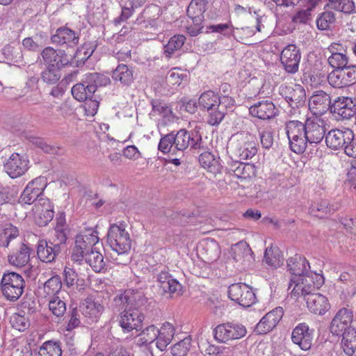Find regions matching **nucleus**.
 <instances>
[{
  "mask_svg": "<svg viewBox=\"0 0 356 356\" xmlns=\"http://www.w3.org/2000/svg\"><path fill=\"white\" fill-rule=\"evenodd\" d=\"M107 243L115 254L122 257L118 259L115 257L114 254H111L116 264L127 265L130 262L128 254L131 248V240L124 224L120 222L110 225L107 234Z\"/></svg>",
  "mask_w": 356,
  "mask_h": 356,
  "instance_id": "1",
  "label": "nucleus"
},
{
  "mask_svg": "<svg viewBox=\"0 0 356 356\" xmlns=\"http://www.w3.org/2000/svg\"><path fill=\"white\" fill-rule=\"evenodd\" d=\"M111 83L110 78L97 72L86 74L81 81L71 89L73 97L80 102L91 99L98 87L106 86Z\"/></svg>",
  "mask_w": 356,
  "mask_h": 356,
  "instance_id": "2",
  "label": "nucleus"
},
{
  "mask_svg": "<svg viewBox=\"0 0 356 356\" xmlns=\"http://www.w3.org/2000/svg\"><path fill=\"white\" fill-rule=\"evenodd\" d=\"M303 275L298 277H291L288 289L289 290L293 284H295L291 291V294L298 296L300 293L304 297L308 296L309 294L314 293V291L324 282V277L320 274L316 273L305 272Z\"/></svg>",
  "mask_w": 356,
  "mask_h": 356,
  "instance_id": "3",
  "label": "nucleus"
},
{
  "mask_svg": "<svg viewBox=\"0 0 356 356\" xmlns=\"http://www.w3.org/2000/svg\"><path fill=\"white\" fill-rule=\"evenodd\" d=\"M98 232L92 229H87L76 236L72 248L71 259L80 262L93 250V246L99 241Z\"/></svg>",
  "mask_w": 356,
  "mask_h": 356,
  "instance_id": "4",
  "label": "nucleus"
},
{
  "mask_svg": "<svg viewBox=\"0 0 356 356\" xmlns=\"http://www.w3.org/2000/svg\"><path fill=\"white\" fill-rule=\"evenodd\" d=\"M285 130L291 151L296 154L303 153L307 148V123L290 120L286 123Z\"/></svg>",
  "mask_w": 356,
  "mask_h": 356,
  "instance_id": "5",
  "label": "nucleus"
},
{
  "mask_svg": "<svg viewBox=\"0 0 356 356\" xmlns=\"http://www.w3.org/2000/svg\"><path fill=\"white\" fill-rule=\"evenodd\" d=\"M25 281L22 276L15 272L4 273L1 280V288L7 300H17L24 292Z\"/></svg>",
  "mask_w": 356,
  "mask_h": 356,
  "instance_id": "6",
  "label": "nucleus"
},
{
  "mask_svg": "<svg viewBox=\"0 0 356 356\" xmlns=\"http://www.w3.org/2000/svg\"><path fill=\"white\" fill-rule=\"evenodd\" d=\"M230 145L235 156L241 160L252 159L257 152V143L249 133L236 134Z\"/></svg>",
  "mask_w": 356,
  "mask_h": 356,
  "instance_id": "7",
  "label": "nucleus"
},
{
  "mask_svg": "<svg viewBox=\"0 0 356 356\" xmlns=\"http://www.w3.org/2000/svg\"><path fill=\"white\" fill-rule=\"evenodd\" d=\"M147 299L140 291H125L124 293H121L115 296L113 299V311L119 312L122 309L130 310H143V307L145 305Z\"/></svg>",
  "mask_w": 356,
  "mask_h": 356,
  "instance_id": "8",
  "label": "nucleus"
},
{
  "mask_svg": "<svg viewBox=\"0 0 356 356\" xmlns=\"http://www.w3.org/2000/svg\"><path fill=\"white\" fill-rule=\"evenodd\" d=\"M246 327L239 323L227 322L219 324L213 330L214 339L219 343H227L229 341L244 337Z\"/></svg>",
  "mask_w": 356,
  "mask_h": 356,
  "instance_id": "9",
  "label": "nucleus"
},
{
  "mask_svg": "<svg viewBox=\"0 0 356 356\" xmlns=\"http://www.w3.org/2000/svg\"><path fill=\"white\" fill-rule=\"evenodd\" d=\"M174 137L176 138L173 149V154L175 155H183L184 151L188 147L193 149L202 148V136L197 133L181 129L176 134L174 133Z\"/></svg>",
  "mask_w": 356,
  "mask_h": 356,
  "instance_id": "10",
  "label": "nucleus"
},
{
  "mask_svg": "<svg viewBox=\"0 0 356 356\" xmlns=\"http://www.w3.org/2000/svg\"><path fill=\"white\" fill-rule=\"evenodd\" d=\"M229 298L243 307H249L257 300L253 289L244 283H234L228 288Z\"/></svg>",
  "mask_w": 356,
  "mask_h": 356,
  "instance_id": "11",
  "label": "nucleus"
},
{
  "mask_svg": "<svg viewBox=\"0 0 356 356\" xmlns=\"http://www.w3.org/2000/svg\"><path fill=\"white\" fill-rule=\"evenodd\" d=\"M119 324L123 332H129L133 330L137 331L143 328V322L145 319L142 311L122 309L119 312Z\"/></svg>",
  "mask_w": 356,
  "mask_h": 356,
  "instance_id": "12",
  "label": "nucleus"
},
{
  "mask_svg": "<svg viewBox=\"0 0 356 356\" xmlns=\"http://www.w3.org/2000/svg\"><path fill=\"white\" fill-rule=\"evenodd\" d=\"M353 321V312L348 308L340 309L332 318L330 331L333 335L341 336L348 331Z\"/></svg>",
  "mask_w": 356,
  "mask_h": 356,
  "instance_id": "13",
  "label": "nucleus"
},
{
  "mask_svg": "<svg viewBox=\"0 0 356 356\" xmlns=\"http://www.w3.org/2000/svg\"><path fill=\"white\" fill-rule=\"evenodd\" d=\"M79 311L87 323L91 324L99 321L104 311V307L93 296H90L81 302Z\"/></svg>",
  "mask_w": 356,
  "mask_h": 356,
  "instance_id": "14",
  "label": "nucleus"
},
{
  "mask_svg": "<svg viewBox=\"0 0 356 356\" xmlns=\"http://www.w3.org/2000/svg\"><path fill=\"white\" fill-rule=\"evenodd\" d=\"M331 113L340 120H349L356 114V103L351 97L341 96L332 102Z\"/></svg>",
  "mask_w": 356,
  "mask_h": 356,
  "instance_id": "15",
  "label": "nucleus"
},
{
  "mask_svg": "<svg viewBox=\"0 0 356 356\" xmlns=\"http://www.w3.org/2000/svg\"><path fill=\"white\" fill-rule=\"evenodd\" d=\"M353 140V131L350 129L345 128L343 130L332 129L325 136L327 146L332 149L341 148L346 150V147L350 145Z\"/></svg>",
  "mask_w": 356,
  "mask_h": 356,
  "instance_id": "16",
  "label": "nucleus"
},
{
  "mask_svg": "<svg viewBox=\"0 0 356 356\" xmlns=\"http://www.w3.org/2000/svg\"><path fill=\"white\" fill-rule=\"evenodd\" d=\"M32 211L34 215V221L39 227L47 225L54 218V212L48 198L38 199L33 205Z\"/></svg>",
  "mask_w": 356,
  "mask_h": 356,
  "instance_id": "17",
  "label": "nucleus"
},
{
  "mask_svg": "<svg viewBox=\"0 0 356 356\" xmlns=\"http://www.w3.org/2000/svg\"><path fill=\"white\" fill-rule=\"evenodd\" d=\"M301 54L295 44L287 45L281 52L280 61L285 71L290 74L298 72Z\"/></svg>",
  "mask_w": 356,
  "mask_h": 356,
  "instance_id": "18",
  "label": "nucleus"
},
{
  "mask_svg": "<svg viewBox=\"0 0 356 356\" xmlns=\"http://www.w3.org/2000/svg\"><path fill=\"white\" fill-rule=\"evenodd\" d=\"M41 56L47 66L54 65V67H64L72 63V57L69 56L65 50H56L51 47H45Z\"/></svg>",
  "mask_w": 356,
  "mask_h": 356,
  "instance_id": "19",
  "label": "nucleus"
},
{
  "mask_svg": "<svg viewBox=\"0 0 356 356\" xmlns=\"http://www.w3.org/2000/svg\"><path fill=\"white\" fill-rule=\"evenodd\" d=\"M51 42L65 48H74L79 41V33L67 26H61L56 29L51 37Z\"/></svg>",
  "mask_w": 356,
  "mask_h": 356,
  "instance_id": "20",
  "label": "nucleus"
},
{
  "mask_svg": "<svg viewBox=\"0 0 356 356\" xmlns=\"http://www.w3.org/2000/svg\"><path fill=\"white\" fill-rule=\"evenodd\" d=\"M314 330L309 328L306 323L298 324L292 331L291 340L302 350H308L312 345Z\"/></svg>",
  "mask_w": 356,
  "mask_h": 356,
  "instance_id": "21",
  "label": "nucleus"
},
{
  "mask_svg": "<svg viewBox=\"0 0 356 356\" xmlns=\"http://www.w3.org/2000/svg\"><path fill=\"white\" fill-rule=\"evenodd\" d=\"M29 163L25 156L13 153L4 163V168L8 175L14 179L22 176L27 171Z\"/></svg>",
  "mask_w": 356,
  "mask_h": 356,
  "instance_id": "22",
  "label": "nucleus"
},
{
  "mask_svg": "<svg viewBox=\"0 0 356 356\" xmlns=\"http://www.w3.org/2000/svg\"><path fill=\"white\" fill-rule=\"evenodd\" d=\"M250 114L263 120H269L279 115V109L270 100H261L249 108Z\"/></svg>",
  "mask_w": 356,
  "mask_h": 356,
  "instance_id": "23",
  "label": "nucleus"
},
{
  "mask_svg": "<svg viewBox=\"0 0 356 356\" xmlns=\"http://www.w3.org/2000/svg\"><path fill=\"white\" fill-rule=\"evenodd\" d=\"M218 101H219V95L212 90H208L203 92L198 99V105L201 110L208 112L207 122L212 126H217L214 124L215 114L217 112Z\"/></svg>",
  "mask_w": 356,
  "mask_h": 356,
  "instance_id": "24",
  "label": "nucleus"
},
{
  "mask_svg": "<svg viewBox=\"0 0 356 356\" xmlns=\"http://www.w3.org/2000/svg\"><path fill=\"white\" fill-rule=\"evenodd\" d=\"M284 315L282 307H277L268 312L257 324L255 332L264 334L271 331L278 324Z\"/></svg>",
  "mask_w": 356,
  "mask_h": 356,
  "instance_id": "25",
  "label": "nucleus"
},
{
  "mask_svg": "<svg viewBox=\"0 0 356 356\" xmlns=\"http://www.w3.org/2000/svg\"><path fill=\"white\" fill-rule=\"evenodd\" d=\"M309 107L315 115H322L332 110V102L330 96L323 90L315 92L309 99Z\"/></svg>",
  "mask_w": 356,
  "mask_h": 356,
  "instance_id": "26",
  "label": "nucleus"
},
{
  "mask_svg": "<svg viewBox=\"0 0 356 356\" xmlns=\"http://www.w3.org/2000/svg\"><path fill=\"white\" fill-rule=\"evenodd\" d=\"M157 282L160 284V288L163 293L172 296L182 294V285L179 282L173 277L165 268L161 270L156 276Z\"/></svg>",
  "mask_w": 356,
  "mask_h": 356,
  "instance_id": "27",
  "label": "nucleus"
},
{
  "mask_svg": "<svg viewBox=\"0 0 356 356\" xmlns=\"http://www.w3.org/2000/svg\"><path fill=\"white\" fill-rule=\"evenodd\" d=\"M282 95L293 109L303 107L305 104L306 92L304 88L299 84L293 87H286L282 90Z\"/></svg>",
  "mask_w": 356,
  "mask_h": 356,
  "instance_id": "28",
  "label": "nucleus"
},
{
  "mask_svg": "<svg viewBox=\"0 0 356 356\" xmlns=\"http://www.w3.org/2000/svg\"><path fill=\"white\" fill-rule=\"evenodd\" d=\"M60 252V246L55 245L54 242L51 241L40 240L37 245V254L42 262L51 263L54 261Z\"/></svg>",
  "mask_w": 356,
  "mask_h": 356,
  "instance_id": "29",
  "label": "nucleus"
},
{
  "mask_svg": "<svg viewBox=\"0 0 356 356\" xmlns=\"http://www.w3.org/2000/svg\"><path fill=\"white\" fill-rule=\"evenodd\" d=\"M325 122L322 120H312L307 122V145L318 144L325 138Z\"/></svg>",
  "mask_w": 356,
  "mask_h": 356,
  "instance_id": "30",
  "label": "nucleus"
},
{
  "mask_svg": "<svg viewBox=\"0 0 356 356\" xmlns=\"http://www.w3.org/2000/svg\"><path fill=\"white\" fill-rule=\"evenodd\" d=\"M31 250L28 244L20 243L19 246L8 255V263L18 268L24 267L30 261Z\"/></svg>",
  "mask_w": 356,
  "mask_h": 356,
  "instance_id": "31",
  "label": "nucleus"
},
{
  "mask_svg": "<svg viewBox=\"0 0 356 356\" xmlns=\"http://www.w3.org/2000/svg\"><path fill=\"white\" fill-rule=\"evenodd\" d=\"M309 310L317 315H323L329 309L330 303L327 298L318 293L309 294L305 297Z\"/></svg>",
  "mask_w": 356,
  "mask_h": 356,
  "instance_id": "32",
  "label": "nucleus"
},
{
  "mask_svg": "<svg viewBox=\"0 0 356 356\" xmlns=\"http://www.w3.org/2000/svg\"><path fill=\"white\" fill-rule=\"evenodd\" d=\"M310 268L307 260L300 254H295L287 260V269L292 277L303 275Z\"/></svg>",
  "mask_w": 356,
  "mask_h": 356,
  "instance_id": "33",
  "label": "nucleus"
},
{
  "mask_svg": "<svg viewBox=\"0 0 356 356\" xmlns=\"http://www.w3.org/2000/svg\"><path fill=\"white\" fill-rule=\"evenodd\" d=\"M336 211L334 205L330 204L327 200H320L311 204L309 213L318 218H324L332 214Z\"/></svg>",
  "mask_w": 356,
  "mask_h": 356,
  "instance_id": "34",
  "label": "nucleus"
},
{
  "mask_svg": "<svg viewBox=\"0 0 356 356\" xmlns=\"http://www.w3.org/2000/svg\"><path fill=\"white\" fill-rule=\"evenodd\" d=\"M6 62L17 65L23 64L22 49L19 44H8L1 50Z\"/></svg>",
  "mask_w": 356,
  "mask_h": 356,
  "instance_id": "35",
  "label": "nucleus"
},
{
  "mask_svg": "<svg viewBox=\"0 0 356 356\" xmlns=\"http://www.w3.org/2000/svg\"><path fill=\"white\" fill-rule=\"evenodd\" d=\"M112 78L115 81H120L125 86H129L134 81L131 67L125 64H120L112 72Z\"/></svg>",
  "mask_w": 356,
  "mask_h": 356,
  "instance_id": "36",
  "label": "nucleus"
},
{
  "mask_svg": "<svg viewBox=\"0 0 356 356\" xmlns=\"http://www.w3.org/2000/svg\"><path fill=\"white\" fill-rule=\"evenodd\" d=\"M175 327L169 322H165L161 330H159V336L156 341V347L161 351L164 350L167 346L170 344L175 335Z\"/></svg>",
  "mask_w": 356,
  "mask_h": 356,
  "instance_id": "37",
  "label": "nucleus"
},
{
  "mask_svg": "<svg viewBox=\"0 0 356 356\" xmlns=\"http://www.w3.org/2000/svg\"><path fill=\"white\" fill-rule=\"evenodd\" d=\"M235 100L229 96L228 94L219 95V101H218V105L216 107L217 112L213 115L215 117L214 124H217V126L224 119L227 109L231 108L234 106Z\"/></svg>",
  "mask_w": 356,
  "mask_h": 356,
  "instance_id": "38",
  "label": "nucleus"
},
{
  "mask_svg": "<svg viewBox=\"0 0 356 356\" xmlns=\"http://www.w3.org/2000/svg\"><path fill=\"white\" fill-rule=\"evenodd\" d=\"M341 339V346L344 353L352 356L356 351V327H349L348 331L343 334Z\"/></svg>",
  "mask_w": 356,
  "mask_h": 356,
  "instance_id": "39",
  "label": "nucleus"
},
{
  "mask_svg": "<svg viewBox=\"0 0 356 356\" xmlns=\"http://www.w3.org/2000/svg\"><path fill=\"white\" fill-rule=\"evenodd\" d=\"M96 47L97 44L92 42H85L81 47H79L72 58L76 63V65L80 66L83 65L85 62L92 55Z\"/></svg>",
  "mask_w": 356,
  "mask_h": 356,
  "instance_id": "40",
  "label": "nucleus"
},
{
  "mask_svg": "<svg viewBox=\"0 0 356 356\" xmlns=\"http://www.w3.org/2000/svg\"><path fill=\"white\" fill-rule=\"evenodd\" d=\"M61 343L58 341L49 340L44 342L39 348L35 356H61Z\"/></svg>",
  "mask_w": 356,
  "mask_h": 356,
  "instance_id": "41",
  "label": "nucleus"
},
{
  "mask_svg": "<svg viewBox=\"0 0 356 356\" xmlns=\"http://www.w3.org/2000/svg\"><path fill=\"white\" fill-rule=\"evenodd\" d=\"M332 52L327 58L329 65L334 69H342L348 65V57L346 53L338 52V49L332 45L330 48Z\"/></svg>",
  "mask_w": 356,
  "mask_h": 356,
  "instance_id": "42",
  "label": "nucleus"
},
{
  "mask_svg": "<svg viewBox=\"0 0 356 356\" xmlns=\"http://www.w3.org/2000/svg\"><path fill=\"white\" fill-rule=\"evenodd\" d=\"M159 17V9L155 5L146 7L137 18L138 24L147 23L151 27L156 26V19Z\"/></svg>",
  "mask_w": 356,
  "mask_h": 356,
  "instance_id": "43",
  "label": "nucleus"
},
{
  "mask_svg": "<svg viewBox=\"0 0 356 356\" xmlns=\"http://www.w3.org/2000/svg\"><path fill=\"white\" fill-rule=\"evenodd\" d=\"M348 79L343 68L334 69L327 76V81L330 86L336 88L348 87Z\"/></svg>",
  "mask_w": 356,
  "mask_h": 356,
  "instance_id": "44",
  "label": "nucleus"
},
{
  "mask_svg": "<svg viewBox=\"0 0 356 356\" xmlns=\"http://www.w3.org/2000/svg\"><path fill=\"white\" fill-rule=\"evenodd\" d=\"M86 262L96 273H100L105 268L106 264L103 255L98 251L92 250L85 257Z\"/></svg>",
  "mask_w": 356,
  "mask_h": 356,
  "instance_id": "45",
  "label": "nucleus"
},
{
  "mask_svg": "<svg viewBox=\"0 0 356 356\" xmlns=\"http://www.w3.org/2000/svg\"><path fill=\"white\" fill-rule=\"evenodd\" d=\"M147 0H128L125 6L122 8V13L119 17L115 19L116 23L128 19L133 14L136 8L141 7Z\"/></svg>",
  "mask_w": 356,
  "mask_h": 356,
  "instance_id": "46",
  "label": "nucleus"
},
{
  "mask_svg": "<svg viewBox=\"0 0 356 356\" xmlns=\"http://www.w3.org/2000/svg\"><path fill=\"white\" fill-rule=\"evenodd\" d=\"M138 336L140 345H150L155 340L158 341L159 329L154 325H149L143 330Z\"/></svg>",
  "mask_w": 356,
  "mask_h": 356,
  "instance_id": "47",
  "label": "nucleus"
},
{
  "mask_svg": "<svg viewBox=\"0 0 356 356\" xmlns=\"http://www.w3.org/2000/svg\"><path fill=\"white\" fill-rule=\"evenodd\" d=\"M336 20L335 14L331 11H324L318 15L316 23L321 31L331 30Z\"/></svg>",
  "mask_w": 356,
  "mask_h": 356,
  "instance_id": "48",
  "label": "nucleus"
},
{
  "mask_svg": "<svg viewBox=\"0 0 356 356\" xmlns=\"http://www.w3.org/2000/svg\"><path fill=\"white\" fill-rule=\"evenodd\" d=\"M186 37L184 35H175L172 36L168 43L164 46V55L166 58H171L174 52L179 49L184 44Z\"/></svg>",
  "mask_w": 356,
  "mask_h": 356,
  "instance_id": "49",
  "label": "nucleus"
},
{
  "mask_svg": "<svg viewBox=\"0 0 356 356\" xmlns=\"http://www.w3.org/2000/svg\"><path fill=\"white\" fill-rule=\"evenodd\" d=\"M61 67H54V65L47 66L46 69L41 73L42 80L49 85L56 83L61 77Z\"/></svg>",
  "mask_w": 356,
  "mask_h": 356,
  "instance_id": "50",
  "label": "nucleus"
},
{
  "mask_svg": "<svg viewBox=\"0 0 356 356\" xmlns=\"http://www.w3.org/2000/svg\"><path fill=\"white\" fill-rule=\"evenodd\" d=\"M62 287L61 279L58 275L49 278L44 284V291L50 298L57 297Z\"/></svg>",
  "mask_w": 356,
  "mask_h": 356,
  "instance_id": "51",
  "label": "nucleus"
},
{
  "mask_svg": "<svg viewBox=\"0 0 356 356\" xmlns=\"http://www.w3.org/2000/svg\"><path fill=\"white\" fill-rule=\"evenodd\" d=\"M252 254L249 245L244 242L236 243L233 250V257L237 262L241 261L243 258L249 261L252 257Z\"/></svg>",
  "mask_w": 356,
  "mask_h": 356,
  "instance_id": "52",
  "label": "nucleus"
},
{
  "mask_svg": "<svg viewBox=\"0 0 356 356\" xmlns=\"http://www.w3.org/2000/svg\"><path fill=\"white\" fill-rule=\"evenodd\" d=\"M152 106V112L161 115L164 118L170 120L173 116L172 108L163 101L160 99H153L150 102Z\"/></svg>",
  "mask_w": 356,
  "mask_h": 356,
  "instance_id": "53",
  "label": "nucleus"
},
{
  "mask_svg": "<svg viewBox=\"0 0 356 356\" xmlns=\"http://www.w3.org/2000/svg\"><path fill=\"white\" fill-rule=\"evenodd\" d=\"M264 261L269 266L277 268L283 264V258L279 253V250H273L272 248H268L264 252Z\"/></svg>",
  "mask_w": 356,
  "mask_h": 356,
  "instance_id": "54",
  "label": "nucleus"
},
{
  "mask_svg": "<svg viewBox=\"0 0 356 356\" xmlns=\"http://www.w3.org/2000/svg\"><path fill=\"white\" fill-rule=\"evenodd\" d=\"M19 235V230L11 224L6 225V227L0 233V246L7 248L10 242L17 238Z\"/></svg>",
  "mask_w": 356,
  "mask_h": 356,
  "instance_id": "55",
  "label": "nucleus"
},
{
  "mask_svg": "<svg viewBox=\"0 0 356 356\" xmlns=\"http://www.w3.org/2000/svg\"><path fill=\"white\" fill-rule=\"evenodd\" d=\"M44 198L35 190L26 185L23 192L22 193L19 198V203L22 205H31L38 202V199Z\"/></svg>",
  "mask_w": 356,
  "mask_h": 356,
  "instance_id": "56",
  "label": "nucleus"
},
{
  "mask_svg": "<svg viewBox=\"0 0 356 356\" xmlns=\"http://www.w3.org/2000/svg\"><path fill=\"white\" fill-rule=\"evenodd\" d=\"M199 162L203 168L208 169L211 172L215 173L218 170V161L209 152L202 153L199 156Z\"/></svg>",
  "mask_w": 356,
  "mask_h": 356,
  "instance_id": "57",
  "label": "nucleus"
},
{
  "mask_svg": "<svg viewBox=\"0 0 356 356\" xmlns=\"http://www.w3.org/2000/svg\"><path fill=\"white\" fill-rule=\"evenodd\" d=\"M10 323L15 329L23 332L30 326L29 318L27 315L21 312L15 313L10 317Z\"/></svg>",
  "mask_w": 356,
  "mask_h": 356,
  "instance_id": "58",
  "label": "nucleus"
},
{
  "mask_svg": "<svg viewBox=\"0 0 356 356\" xmlns=\"http://www.w3.org/2000/svg\"><path fill=\"white\" fill-rule=\"evenodd\" d=\"M49 309L55 316L60 318L66 312V304L58 296L49 298Z\"/></svg>",
  "mask_w": 356,
  "mask_h": 356,
  "instance_id": "59",
  "label": "nucleus"
},
{
  "mask_svg": "<svg viewBox=\"0 0 356 356\" xmlns=\"http://www.w3.org/2000/svg\"><path fill=\"white\" fill-rule=\"evenodd\" d=\"M176 138L174 137V131H172L170 134L163 136L159 141L158 149L159 151L163 152V154L170 153L173 154V149L175 146V139Z\"/></svg>",
  "mask_w": 356,
  "mask_h": 356,
  "instance_id": "60",
  "label": "nucleus"
},
{
  "mask_svg": "<svg viewBox=\"0 0 356 356\" xmlns=\"http://www.w3.org/2000/svg\"><path fill=\"white\" fill-rule=\"evenodd\" d=\"M29 141L37 147L41 149L44 152L50 154H58L60 149L58 147L47 144L42 138L37 136L29 137Z\"/></svg>",
  "mask_w": 356,
  "mask_h": 356,
  "instance_id": "61",
  "label": "nucleus"
},
{
  "mask_svg": "<svg viewBox=\"0 0 356 356\" xmlns=\"http://www.w3.org/2000/svg\"><path fill=\"white\" fill-rule=\"evenodd\" d=\"M191 338L185 337L184 339L175 343L171 348L173 356H186L191 346Z\"/></svg>",
  "mask_w": 356,
  "mask_h": 356,
  "instance_id": "62",
  "label": "nucleus"
},
{
  "mask_svg": "<svg viewBox=\"0 0 356 356\" xmlns=\"http://www.w3.org/2000/svg\"><path fill=\"white\" fill-rule=\"evenodd\" d=\"M207 0H192L187 9V15H204L207 10Z\"/></svg>",
  "mask_w": 356,
  "mask_h": 356,
  "instance_id": "63",
  "label": "nucleus"
},
{
  "mask_svg": "<svg viewBox=\"0 0 356 356\" xmlns=\"http://www.w3.org/2000/svg\"><path fill=\"white\" fill-rule=\"evenodd\" d=\"M36 301L34 297L24 296L19 305V312L27 316L36 311Z\"/></svg>",
  "mask_w": 356,
  "mask_h": 356,
  "instance_id": "64",
  "label": "nucleus"
}]
</instances>
